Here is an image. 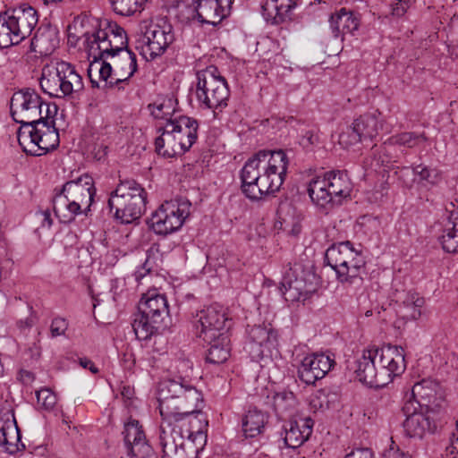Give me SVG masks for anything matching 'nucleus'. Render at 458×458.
Instances as JSON below:
<instances>
[{
    "label": "nucleus",
    "instance_id": "obj_1",
    "mask_svg": "<svg viewBox=\"0 0 458 458\" xmlns=\"http://www.w3.org/2000/svg\"><path fill=\"white\" fill-rule=\"evenodd\" d=\"M289 165L282 150H260L250 157L240 171L241 190L252 201L262 199L281 188Z\"/></svg>",
    "mask_w": 458,
    "mask_h": 458
},
{
    "label": "nucleus",
    "instance_id": "obj_2",
    "mask_svg": "<svg viewBox=\"0 0 458 458\" xmlns=\"http://www.w3.org/2000/svg\"><path fill=\"white\" fill-rule=\"evenodd\" d=\"M403 347L387 345L363 349L355 360L356 378L369 387L380 388L402 375L406 368Z\"/></svg>",
    "mask_w": 458,
    "mask_h": 458
},
{
    "label": "nucleus",
    "instance_id": "obj_3",
    "mask_svg": "<svg viewBox=\"0 0 458 458\" xmlns=\"http://www.w3.org/2000/svg\"><path fill=\"white\" fill-rule=\"evenodd\" d=\"M199 398V394L191 391L184 403L166 400L162 407H159L161 418L171 422L177 431L182 432L191 457L194 453L200 454L207 443L208 422L201 411H197Z\"/></svg>",
    "mask_w": 458,
    "mask_h": 458
},
{
    "label": "nucleus",
    "instance_id": "obj_4",
    "mask_svg": "<svg viewBox=\"0 0 458 458\" xmlns=\"http://www.w3.org/2000/svg\"><path fill=\"white\" fill-rule=\"evenodd\" d=\"M53 210L60 223L69 224L79 215H88L97 193L93 178L84 174L54 190Z\"/></svg>",
    "mask_w": 458,
    "mask_h": 458
},
{
    "label": "nucleus",
    "instance_id": "obj_5",
    "mask_svg": "<svg viewBox=\"0 0 458 458\" xmlns=\"http://www.w3.org/2000/svg\"><path fill=\"white\" fill-rule=\"evenodd\" d=\"M307 191L314 205L328 210L351 197L352 183L345 171L332 170L313 177Z\"/></svg>",
    "mask_w": 458,
    "mask_h": 458
},
{
    "label": "nucleus",
    "instance_id": "obj_6",
    "mask_svg": "<svg viewBox=\"0 0 458 458\" xmlns=\"http://www.w3.org/2000/svg\"><path fill=\"white\" fill-rule=\"evenodd\" d=\"M139 312L131 324L138 340L146 341L167 327L169 306L165 294L156 289L144 293L139 303Z\"/></svg>",
    "mask_w": 458,
    "mask_h": 458
},
{
    "label": "nucleus",
    "instance_id": "obj_7",
    "mask_svg": "<svg viewBox=\"0 0 458 458\" xmlns=\"http://www.w3.org/2000/svg\"><path fill=\"white\" fill-rule=\"evenodd\" d=\"M49 105H46V116L33 124L21 126L17 132L22 150L33 157H41L59 146V133L55 127Z\"/></svg>",
    "mask_w": 458,
    "mask_h": 458
},
{
    "label": "nucleus",
    "instance_id": "obj_8",
    "mask_svg": "<svg viewBox=\"0 0 458 458\" xmlns=\"http://www.w3.org/2000/svg\"><path fill=\"white\" fill-rule=\"evenodd\" d=\"M194 85V95L199 106L201 109L212 110L214 117L228 106V84L216 66L210 65L198 71Z\"/></svg>",
    "mask_w": 458,
    "mask_h": 458
},
{
    "label": "nucleus",
    "instance_id": "obj_9",
    "mask_svg": "<svg viewBox=\"0 0 458 458\" xmlns=\"http://www.w3.org/2000/svg\"><path fill=\"white\" fill-rule=\"evenodd\" d=\"M147 191L134 180L121 181L108 199L110 210L121 224L138 221L146 210Z\"/></svg>",
    "mask_w": 458,
    "mask_h": 458
},
{
    "label": "nucleus",
    "instance_id": "obj_10",
    "mask_svg": "<svg viewBox=\"0 0 458 458\" xmlns=\"http://www.w3.org/2000/svg\"><path fill=\"white\" fill-rule=\"evenodd\" d=\"M39 85L46 94L56 98H72L84 88L81 75L72 64L64 61L44 66Z\"/></svg>",
    "mask_w": 458,
    "mask_h": 458
},
{
    "label": "nucleus",
    "instance_id": "obj_11",
    "mask_svg": "<svg viewBox=\"0 0 458 458\" xmlns=\"http://www.w3.org/2000/svg\"><path fill=\"white\" fill-rule=\"evenodd\" d=\"M38 22V12L28 4L0 15V48L18 45L32 34Z\"/></svg>",
    "mask_w": 458,
    "mask_h": 458
},
{
    "label": "nucleus",
    "instance_id": "obj_12",
    "mask_svg": "<svg viewBox=\"0 0 458 458\" xmlns=\"http://www.w3.org/2000/svg\"><path fill=\"white\" fill-rule=\"evenodd\" d=\"M325 261L336 275L341 284H360L361 273L365 268V260L356 252L350 242H341L329 247L325 254Z\"/></svg>",
    "mask_w": 458,
    "mask_h": 458
},
{
    "label": "nucleus",
    "instance_id": "obj_13",
    "mask_svg": "<svg viewBox=\"0 0 458 458\" xmlns=\"http://www.w3.org/2000/svg\"><path fill=\"white\" fill-rule=\"evenodd\" d=\"M85 45L89 55L95 59L109 58L122 51H128V38L123 28L115 22H108L107 28L93 33H85Z\"/></svg>",
    "mask_w": 458,
    "mask_h": 458
},
{
    "label": "nucleus",
    "instance_id": "obj_14",
    "mask_svg": "<svg viewBox=\"0 0 458 458\" xmlns=\"http://www.w3.org/2000/svg\"><path fill=\"white\" fill-rule=\"evenodd\" d=\"M191 202L185 199L166 200L151 217V227L157 234L167 235L179 230L190 215Z\"/></svg>",
    "mask_w": 458,
    "mask_h": 458
},
{
    "label": "nucleus",
    "instance_id": "obj_15",
    "mask_svg": "<svg viewBox=\"0 0 458 458\" xmlns=\"http://www.w3.org/2000/svg\"><path fill=\"white\" fill-rule=\"evenodd\" d=\"M178 376L165 381L158 392L159 407L166 400H172L175 403H184L190 392L195 391L199 400L197 403V411H201L203 397L202 394L193 386H191L186 377H189V371L192 369V363L189 360H181L176 366Z\"/></svg>",
    "mask_w": 458,
    "mask_h": 458
},
{
    "label": "nucleus",
    "instance_id": "obj_16",
    "mask_svg": "<svg viewBox=\"0 0 458 458\" xmlns=\"http://www.w3.org/2000/svg\"><path fill=\"white\" fill-rule=\"evenodd\" d=\"M314 273L305 270L301 264L295 263L284 273L281 282V291L286 301H303L315 291Z\"/></svg>",
    "mask_w": 458,
    "mask_h": 458
},
{
    "label": "nucleus",
    "instance_id": "obj_17",
    "mask_svg": "<svg viewBox=\"0 0 458 458\" xmlns=\"http://www.w3.org/2000/svg\"><path fill=\"white\" fill-rule=\"evenodd\" d=\"M174 41V34L171 24L152 23L138 40L136 48L146 60H153L162 55Z\"/></svg>",
    "mask_w": 458,
    "mask_h": 458
},
{
    "label": "nucleus",
    "instance_id": "obj_18",
    "mask_svg": "<svg viewBox=\"0 0 458 458\" xmlns=\"http://www.w3.org/2000/svg\"><path fill=\"white\" fill-rule=\"evenodd\" d=\"M46 105L34 89H21L15 92L11 98V115L21 126L33 124L39 118H44L42 107Z\"/></svg>",
    "mask_w": 458,
    "mask_h": 458
},
{
    "label": "nucleus",
    "instance_id": "obj_19",
    "mask_svg": "<svg viewBox=\"0 0 458 458\" xmlns=\"http://www.w3.org/2000/svg\"><path fill=\"white\" fill-rule=\"evenodd\" d=\"M246 332L244 350L251 360L259 361L271 356L272 350L277 346L278 343L277 331L271 324L248 326Z\"/></svg>",
    "mask_w": 458,
    "mask_h": 458
},
{
    "label": "nucleus",
    "instance_id": "obj_20",
    "mask_svg": "<svg viewBox=\"0 0 458 458\" xmlns=\"http://www.w3.org/2000/svg\"><path fill=\"white\" fill-rule=\"evenodd\" d=\"M227 320L225 309L216 303L199 310L191 322L196 336L203 341H210L214 335L227 333Z\"/></svg>",
    "mask_w": 458,
    "mask_h": 458
},
{
    "label": "nucleus",
    "instance_id": "obj_21",
    "mask_svg": "<svg viewBox=\"0 0 458 458\" xmlns=\"http://www.w3.org/2000/svg\"><path fill=\"white\" fill-rule=\"evenodd\" d=\"M158 441L162 450L161 458H199V453H194L193 457L190 456L182 432L177 431L166 420L162 419Z\"/></svg>",
    "mask_w": 458,
    "mask_h": 458
},
{
    "label": "nucleus",
    "instance_id": "obj_22",
    "mask_svg": "<svg viewBox=\"0 0 458 458\" xmlns=\"http://www.w3.org/2000/svg\"><path fill=\"white\" fill-rule=\"evenodd\" d=\"M123 447L130 458H157L137 420H129L123 427Z\"/></svg>",
    "mask_w": 458,
    "mask_h": 458
},
{
    "label": "nucleus",
    "instance_id": "obj_23",
    "mask_svg": "<svg viewBox=\"0 0 458 458\" xmlns=\"http://www.w3.org/2000/svg\"><path fill=\"white\" fill-rule=\"evenodd\" d=\"M335 364V359L327 353L309 354L303 358L298 368V377L306 385H314L325 377Z\"/></svg>",
    "mask_w": 458,
    "mask_h": 458
},
{
    "label": "nucleus",
    "instance_id": "obj_24",
    "mask_svg": "<svg viewBox=\"0 0 458 458\" xmlns=\"http://www.w3.org/2000/svg\"><path fill=\"white\" fill-rule=\"evenodd\" d=\"M0 446L10 454L25 449V445L21 441V431L12 410L0 411Z\"/></svg>",
    "mask_w": 458,
    "mask_h": 458
},
{
    "label": "nucleus",
    "instance_id": "obj_25",
    "mask_svg": "<svg viewBox=\"0 0 458 458\" xmlns=\"http://www.w3.org/2000/svg\"><path fill=\"white\" fill-rule=\"evenodd\" d=\"M233 0H198L195 17L200 23L218 25L230 13Z\"/></svg>",
    "mask_w": 458,
    "mask_h": 458
},
{
    "label": "nucleus",
    "instance_id": "obj_26",
    "mask_svg": "<svg viewBox=\"0 0 458 458\" xmlns=\"http://www.w3.org/2000/svg\"><path fill=\"white\" fill-rule=\"evenodd\" d=\"M314 420L310 417H300L288 421L284 427L285 445L293 449L300 447L312 434Z\"/></svg>",
    "mask_w": 458,
    "mask_h": 458
},
{
    "label": "nucleus",
    "instance_id": "obj_27",
    "mask_svg": "<svg viewBox=\"0 0 458 458\" xmlns=\"http://www.w3.org/2000/svg\"><path fill=\"white\" fill-rule=\"evenodd\" d=\"M170 123L179 145L185 152L189 151L198 139L199 122L192 117L179 115Z\"/></svg>",
    "mask_w": 458,
    "mask_h": 458
},
{
    "label": "nucleus",
    "instance_id": "obj_28",
    "mask_svg": "<svg viewBox=\"0 0 458 458\" xmlns=\"http://www.w3.org/2000/svg\"><path fill=\"white\" fill-rule=\"evenodd\" d=\"M160 135L155 140V150L164 157H174L185 153L176 140V134L171 130V123H165L157 129Z\"/></svg>",
    "mask_w": 458,
    "mask_h": 458
},
{
    "label": "nucleus",
    "instance_id": "obj_29",
    "mask_svg": "<svg viewBox=\"0 0 458 458\" xmlns=\"http://www.w3.org/2000/svg\"><path fill=\"white\" fill-rule=\"evenodd\" d=\"M297 5L296 0H266L262 5V14L267 21L279 24L291 20Z\"/></svg>",
    "mask_w": 458,
    "mask_h": 458
},
{
    "label": "nucleus",
    "instance_id": "obj_30",
    "mask_svg": "<svg viewBox=\"0 0 458 458\" xmlns=\"http://www.w3.org/2000/svg\"><path fill=\"white\" fill-rule=\"evenodd\" d=\"M109 58L114 64L115 81H121L123 85L128 84L138 70L136 54L131 50L122 51Z\"/></svg>",
    "mask_w": 458,
    "mask_h": 458
},
{
    "label": "nucleus",
    "instance_id": "obj_31",
    "mask_svg": "<svg viewBox=\"0 0 458 458\" xmlns=\"http://www.w3.org/2000/svg\"><path fill=\"white\" fill-rule=\"evenodd\" d=\"M417 408L413 407V403L410 401L405 403L403 407V411L406 415L403 428L410 437L421 438L429 428V421L422 412L417 411Z\"/></svg>",
    "mask_w": 458,
    "mask_h": 458
},
{
    "label": "nucleus",
    "instance_id": "obj_32",
    "mask_svg": "<svg viewBox=\"0 0 458 458\" xmlns=\"http://www.w3.org/2000/svg\"><path fill=\"white\" fill-rule=\"evenodd\" d=\"M359 26V18L352 12H347L345 8H341L329 19V27L335 38H343L346 34H353Z\"/></svg>",
    "mask_w": 458,
    "mask_h": 458
},
{
    "label": "nucleus",
    "instance_id": "obj_33",
    "mask_svg": "<svg viewBox=\"0 0 458 458\" xmlns=\"http://www.w3.org/2000/svg\"><path fill=\"white\" fill-rule=\"evenodd\" d=\"M385 120L377 110L360 115L353 121V129L362 140H373L383 131Z\"/></svg>",
    "mask_w": 458,
    "mask_h": 458
},
{
    "label": "nucleus",
    "instance_id": "obj_34",
    "mask_svg": "<svg viewBox=\"0 0 458 458\" xmlns=\"http://www.w3.org/2000/svg\"><path fill=\"white\" fill-rule=\"evenodd\" d=\"M88 68V76L94 87L95 84L98 86V82L94 79V73H98L101 81H104L109 87H117L119 89H123L121 81H115L114 70L113 63L106 62L110 58L95 59L93 58Z\"/></svg>",
    "mask_w": 458,
    "mask_h": 458
},
{
    "label": "nucleus",
    "instance_id": "obj_35",
    "mask_svg": "<svg viewBox=\"0 0 458 458\" xmlns=\"http://www.w3.org/2000/svg\"><path fill=\"white\" fill-rule=\"evenodd\" d=\"M209 345L206 360L209 363L221 364L230 356V339L227 333L214 335V339L204 341Z\"/></svg>",
    "mask_w": 458,
    "mask_h": 458
},
{
    "label": "nucleus",
    "instance_id": "obj_36",
    "mask_svg": "<svg viewBox=\"0 0 458 458\" xmlns=\"http://www.w3.org/2000/svg\"><path fill=\"white\" fill-rule=\"evenodd\" d=\"M57 45L56 33L51 27H39L31 38L30 47L39 54H51Z\"/></svg>",
    "mask_w": 458,
    "mask_h": 458
},
{
    "label": "nucleus",
    "instance_id": "obj_37",
    "mask_svg": "<svg viewBox=\"0 0 458 458\" xmlns=\"http://www.w3.org/2000/svg\"><path fill=\"white\" fill-rule=\"evenodd\" d=\"M267 416L257 409L249 410L242 420V428L246 438H253L260 435L267 422Z\"/></svg>",
    "mask_w": 458,
    "mask_h": 458
},
{
    "label": "nucleus",
    "instance_id": "obj_38",
    "mask_svg": "<svg viewBox=\"0 0 458 458\" xmlns=\"http://www.w3.org/2000/svg\"><path fill=\"white\" fill-rule=\"evenodd\" d=\"M424 302V299L417 293L408 292L401 300L398 313L405 320H416L421 316L420 309Z\"/></svg>",
    "mask_w": 458,
    "mask_h": 458
},
{
    "label": "nucleus",
    "instance_id": "obj_39",
    "mask_svg": "<svg viewBox=\"0 0 458 458\" xmlns=\"http://www.w3.org/2000/svg\"><path fill=\"white\" fill-rule=\"evenodd\" d=\"M176 105L177 100L174 97H159L154 103L148 105V109L155 119L168 123L176 118L174 116Z\"/></svg>",
    "mask_w": 458,
    "mask_h": 458
},
{
    "label": "nucleus",
    "instance_id": "obj_40",
    "mask_svg": "<svg viewBox=\"0 0 458 458\" xmlns=\"http://www.w3.org/2000/svg\"><path fill=\"white\" fill-rule=\"evenodd\" d=\"M148 0H109L114 12L122 16L141 13Z\"/></svg>",
    "mask_w": 458,
    "mask_h": 458
},
{
    "label": "nucleus",
    "instance_id": "obj_41",
    "mask_svg": "<svg viewBox=\"0 0 458 458\" xmlns=\"http://www.w3.org/2000/svg\"><path fill=\"white\" fill-rule=\"evenodd\" d=\"M439 242L445 252L458 253V229L454 224H452L451 228L444 230Z\"/></svg>",
    "mask_w": 458,
    "mask_h": 458
},
{
    "label": "nucleus",
    "instance_id": "obj_42",
    "mask_svg": "<svg viewBox=\"0 0 458 458\" xmlns=\"http://www.w3.org/2000/svg\"><path fill=\"white\" fill-rule=\"evenodd\" d=\"M296 397L291 391L278 392L274 395V406L277 412L284 413L295 407Z\"/></svg>",
    "mask_w": 458,
    "mask_h": 458
},
{
    "label": "nucleus",
    "instance_id": "obj_43",
    "mask_svg": "<svg viewBox=\"0 0 458 458\" xmlns=\"http://www.w3.org/2000/svg\"><path fill=\"white\" fill-rule=\"evenodd\" d=\"M422 140L426 141L427 137L425 133H416L412 131H405L398 133L391 137L390 141L393 144L404 146L407 148H414L418 143Z\"/></svg>",
    "mask_w": 458,
    "mask_h": 458
},
{
    "label": "nucleus",
    "instance_id": "obj_44",
    "mask_svg": "<svg viewBox=\"0 0 458 458\" xmlns=\"http://www.w3.org/2000/svg\"><path fill=\"white\" fill-rule=\"evenodd\" d=\"M412 178L411 179L413 182L416 177H419V180L421 182H426L430 184H436L440 180V174L437 169L428 168L423 165H418L412 167Z\"/></svg>",
    "mask_w": 458,
    "mask_h": 458
},
{
    "label": "nucleus",
    "instance_id": "obj_45",
    "mask_svg": "<svg viewBox=\"0 0 458 458\" xmlns=\"http://www.w3.org/2000/svg\"><path fill=\"white\" fill-rule=\"evenodd\" d=\"M430 382L422 380L416 383L411 388V397L413 398V404L420 405L422 400H426L432 395V389L429 387ZM411 402V400H409ZM413 407H416L413 405Z\"/></svg>",
    "mask_w": 458,
    "mask_h": 458
},
{
    "label": "nucleus",
    "instance_id": "obj_46",
    "mask_svg": "<svg viewBox=\"0 0 458 458\" xmlns=\"http://www.w3.org/2000/svg\"><path fill=\"white\" fill-rule=\"evenodd\" d=\"M360 135L353 129V123L339 134V144L347 148L362 141Z\"/></svg>",
    "mask_w": 458,
    "mask_h": 458
},
{
    "label": "nucleus",
    "instance_id": "obj_47",
    "mask_svg": "<svg viewBox=\"0 0 458 458\" xmlns=\"http://www.w3.org/2000/svg\"><path fill=\"white\" fill-rule=\"evenodd\" d=\"M38 403L45 410L51 411L56 404V395L49 388H42L36 392Z\"/></svg>",
    "mask_w": 458,
    "mask_h": 458
},
{
    "label": "nucleus",
    "instance_id": "obj_48",
    "mask_svg": "<svg viewBox=\"0 0 458 458\" xmlns=\"http://www.w3.org/2000/svg\"><path fill=\"white\" fill-rule=\"evenodd\" d=\"M319 142V134L316 130L306 131L299 140L300 145L307 151H312Z\"/></svg>",
    "mask_w": 458,
    "mask_h": 458
},
{
    "label": "nucleus",
    "instance_id": "obj_49",
    "mask_svg": "<svg viewBox=\"0 0 458 458\" xmlns=\"http://www.w3.org/2000/svg\"><path fill=\"white\" fill-rule=\"evenodd\" d=\"M68 328V322L64 318H55L52 319L50 332L52 337L64 335Z\"/></svg>",
    "mask_w": 458,
    "mask_h": 458
},
{
    "label": "nucleus",
    "instance_id": "obj_50",
    "mask_svg": "<svg viewBox=\"0 0 458 458\" xmlns=\"http://www.w3.org/2000/svg\"><path fill=\"white\" fill-rule=\"evenodd\" d=\"M411 0H394L391 4V13L394 17H402L411 7Z\"/></svg>",
    "mask_w": 458,
    "mask_h": 458
},
{
    "label": "nucleus",
    "instance_id": "obj_51",
    "mask_svg": "<svg viewBox=\"0 0 458 458\" xmlns=\"http://www.w3.org/2000/svg\"><path fill=\"white\" fill-rule=\"evenodd\" d=\"M157 257L156 253L153 250H148L147 256L144 263L142 264L145 267V271H148V273L157 274L158 269V265L157 264Z\"/></svg>",
    "mask_w": 458,
    "mask_h": 458
},
{
    "label": "nucleus",
    "instance_id": "obj_52",
    "mask_svg": "<svg viewBox=\"0 0 458 458\" xmlns=\"http://www.w3.org/2000/svg\"><path fill=\"white\" fill-rule=\"evenodd\" d=\"M344 458H373V453L369 448H360L346 454Z\"/></svg>",
    "mask_w": 458,
    "mask_h": 458
},
{
    "label": "nucleus",
    "instance_id": "obj_53",
    "mask_svg": "<svg viewBox=\"0 0 458 458\" xmlns=\"http://www.w3.org/2000/svg\"><path fill=\"white\" fill-rule=\"evenodd\" d=\"M17 378L22 384L29 385L34 381L35 376L31 371L26 370V369H21L18 372Z\"/></svg>",
    "mask_w": 458,
    "mask_h": 458
},
{
    "label": "nucleus",
    "instance_id": "obj_54",
    "mask_svg": "<svg viewBox=\"0 0 458 458\" xmlns=\"http://www.w3.org/2000/svg\"><path fill=\"white\" fill-rule=\"evenodd\" d=\"M79 363L83 369H88L92 374H98L99 369L95 366L93 361L86 357L80 358Z\"/></svg>",
    "mask_w": 458,
    "mask_h": 458
},
{
    "label": "nucleus",
    "instance_id": "obj_55",
    "mask_svg": "<svg viewBox=\"0 0 458 458\" xmlns=\"http://www.w3.org/2000/svg\"><path fill=\"white\" fill-rule=\"evenodd\" d=\"M29 310H30V316L24 319H21L18 322V326L20 328H30L35 324V321L32 318V314L34 313L32 306H29Z\"/></svg>",
    "mask_w": 458,
    "mask_h": 458
},
{
    "label": "nucleus",
    "instance_id": "obj_56",
    "mask_svg": "<svg viewBox=\"0 0 458 458\" xmlns=\"http://www.w3.org/2000/svg\"><path fill=\"white\" fill-rule=\"evenodd\" d=\"M450 205L452 208H446L449 212V220L452 224H454L458 229V201L456 202V204L451 203Z\"/></svg>",
    "mask_w": 458,
    "mask_h": 458
},
{
    "label": "nucleus",
    "instance_id": "obj_57",
    "mask_svg": "<svg viewBox=\"0 0 458 458\" xmlns=\"http://www.w3.org/2000/svg\"><path fill=\"white\" fill-rule=\"evenodd\" d=\"M145 267L141 265L133 273L132 276L137 283L140 284L146 276L152 275V273H148V271H145Z\"/></svg>",
    "mask_w": 458,
    "mask_h": 458
},
{
    "label": "nucleus",
    "instance_id": "obj_58",
    "mask_svg": "<svg viewBox=\"0 0 458 458\" xmlns=\"http://www.w3.org/2000/svg\"><path fill=\"white\" fill-rule=\"evenodd\" d=\"M40 216H42L41 226L50 228L53 225V220L51 218V214L49 210H45L40 212Z\"/></svg>",
    "mask_w": 458,
    "mask_h": 458
},
{
    "label": "nucleus",
    "instance_id": "obj_59",
    "mask_svg": "<svg viewBox=\"0 0 458 458\" xmlns=\"http://www.w3.org/2000/svg\"><path fill=\"white\" fill-rule=\"evenodd\" d=\"M400 179H403L405 176L412 175V169L408 166H403L396 171Z\"/></svg>",
    "mask_w": 458,
    "mask_h": 458
},
{
    "label": "nucleus",
    "instance_id": "obj_60",
    "mask_svg": "<svg viewBox=\"0 0 458 458\" xmlns=\"http://www.w3.org/2000/svg\"><path fill=\"white\" fill-rule=\"evenodd\" d=\"M103 130L105 131V134H111L113 131L116 130V126L114 124H106Z\"/></svg>",
    "mask_w": 458,
    "mask_h": 458
},
{
    "label": "nucleus",
    "instance_id": "obj_61",
    "mask_svg": "<svg viewBox=\"0 0 458 458\" xmlns=\"http://www.w3.org/2000/svg\"><path fill=\"white\" fill-rule=\"evenodd\" d=\"M301 231V227L299 225H294V227L293 228V233L297 235Z\"/></svg>",
    "mask_w": 458,
    "mask_h": 458
},
{
    "label": "nucleus",
    "instance_id": "obj_62",
    "mask_svg": "<svg viewBox=\"0 0 458 458\" xmlns=\"http://www.w3.org/2000/svg\"><path fill=\"white\" fill-rule=\"evenodd\" d=\"M53 108H54V112L55 113V112H56V110H57L56 106H53Z\"/></svg>",
    "mask_w": 458,
    "mask_h": 458
},
{
    "label": "nucleus",
    "instance_id": "obj_63",
    "mask_svg": "<svg viewBox=\"0 0 458 458\" xmlns=\"http://www.w3.org/2000/svg\"><path fill=\"white\" fill-rule=\"evenodd\" d=\"M454 48H453V50H452V52H451V55H454Z\"/></svg>",
    "mask_w": 458,
    "mask_h": 458
},
{
    "label": "nucleus",
    "instance_id": "obj_64",
    "mask_svg": "<svg viewBox=\"0 0 458 458\" xmlns=\"http://www.w3.org/2000/svg\"><path fill=\"white\" fill-rule=\"evenodd\" d=\"M455 57H457V58H458V54H455Z\"/></svg>",
    "mask_w": 458,
    "mask_h": 458
}]
</instances>
